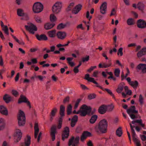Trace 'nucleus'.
Segmentation results:
<instances>
[{"label": "nucleus", "mask_w": 146, "mask_h": 146, "mask_svg": "<svg viewBox=\"0 0 146 146\" xmlns=\"http://www.w3.org/2000/svg\"><path fill=\"white\" fill-rule=\"evenodd\" d=\"M139 102L141 106H142L143 103V98L141 95H140L139 96Z\"/></svg>", "instance_id": "de8ad7c7"}, {"label": "nucleus", "mask_w": 146, "mask_h": 146, "mask_svg": "<svg viewBox=\"0 0 146 146\" xmlns=\"http://www.w3.org/2000/svg\"><path fill=\"white\" fill-rule=\"evenodd\" d=\"M54 23L50 24L49 23H47L44 25V28L46 30H48L53 28L55 25Z\"/></svg>", "instance_id": "a878e982"}, {"label": "nucleus", "mask_w": 146, "mask_h": 146, "mask_svg": "<svg viewBox=\"0 0 146 146\" xmlns=\"http://www.w3.org/2000/svg\"><path fill=\"white\" fill-rule=\"evenodd\" d=\"M27 139H25L24 142L21 143L20 144V146H29L31 144V139L30 136L27 135Z\"/></svg>", "instance_id": "9b49d317"}, {"label": "nucleus", "mask_w": 146, "mask_h": 146, "mask_svg": "<svg viewBox=\"0 0 146 146\" xmlns=\"http://www.w3.org/2000/svg\"><path fill=\"white\" fill-rule=\"evenodd\" d=\"M72 106L71 104H69L67 107L66 111L68 115H70L72 113Z\"/></svg>", "instance_id": "473e14b6"}, {"label": "nucleus", "mask_w": 146, "mask_h": 146, "mask_svg": "<svg viewBox=\"0 0 146 146\" xmlns=\"http://www.w3.org/2000/svg\"><path fill=\"white\" fill-rule=\"evenodd\" d=\"M87 137H86V135L84 134V133L83 132L80 137L81 141H83L84 140L86 139Z\"/></svg>", "instance_id": "603ef678"}, {"label": "nucleus", "mask_w": 146, "mask_h": 146, "mask_svg": "<svg viewBox=\"0 0 146 146\" xmlns=\"http://www.w3.org/2000/svg\"><path fill=\"white\" fill-rule=\"evenodd\" d=\"M120 73V70L119 68H116L115 69L114 74L116 76L118 77L119 76Z\"/></svg>", "instance_id": "c03bdc74"}, {"label": "nucleus", "mask_w": 146, "mask_h": 146, "mask_svg": "<svg viewBox=\"0 0 146 146\" xmlns=\"http://www.w3.org/2000/svg\"><path fill=\"white\" fill-rule=\"evenodd\" d=\"M111 60H109V63L108 64H105V63H104L103 64V68H106L108 67H110L111 65Z\"/></svg>", "instance_id": "864d4df0"}, {"label": "nucleus", "mask_w": 146, "mask_h": 146, "mask_svg": "<svg viewBox=\"0 0 146 146\" xmlns=\"http://www.w3.org/2000/svg\"><path fill=\"white\" fill-rule=\"evenodd\" d=\"M137 69H141L143 73H146V64H140L137 65Z\"/></svg>", "instance_id": "5701e85b"}, {"label": "nucleus", "mask_w": 146, "mask_h": 146, "mask_svg": "<svg viewBox=\"0 0 146 146\" xmlns=\"http://www.w3.org/2000/svg\"><path fill=\"white\" fill-rule=\"evenodd\" d=\"M123 48L122 47L120 48L118 50V51L117 53V54L118 55H119V54H120V56H122L123 53Z\"/></svg>", "instance_id": "4d7b16f0"}, {"label": "nucleus", "mask_w": 146, "mask_h": 146, "mask_svg": "<svg viewBox=\"0 0 146 146\" xmlns=\"http://www.w3.org/2000/svg\"><path fill=\"white\" fill-rule=\"evenodd\" d=\"M96 96V95L94 93L89 94L88 96V98L90 100L95 98Z\"/></svg>", "instance_id": "a18cd8bd"}, {"label": "nucleus", "mask_w": 146, "mask_h": 146, "mask_svg": "<svg viewBox=\"0 0 146 146\" xmlns=\"http://www.w3.org/2000/svg\"><path fill=\"white\" fill-rule=\"evenodd\" d=\"M140 116L137 114V119H137V124L144 128L145 125L142 123V120L140 119Z\"/></svg>", "instance_id": "c85d7f7f"}, {"label": "nucleus", "mask_w": 146, "mask_h": 146, "mask_svg": "<svg viewBox=\"0 0 146 146\" xmlns=\"http://www.w3.org/2000/svg\"><path fill=\"white\" fill-rule=\"evenodd\" d=\"M20 76V73L19 72H18L15 78V82L17 81L19 79V77Z\"/></svg>", "instance_id": "0e129e2a"}, {"label": "nucleus", "mask_w": 146, "mask_h": 146, "mask_svg": "<svg viewBox=\"0 0 146 146\" xmlns=\"http://www.w3.org/2000/svg\"><path fill=\"white\" fill-rule=\"evenodd\" d=\"M43 9V5L39 2H36L34 3L33 7V10L35 13H38L41 12Z\"/></svg>", "instance_id": "20e7f679"}, {"label": "nucleus", "mask_w": 146, "mask_h": 146, "mask_svg": "<svg viewBox=\"0 0 146 146\" xmlns=\"http://www.w3.org/2000/svg\"><path fill=\"white\" fill-rule=\"evenodd\" d=\"M56 30H54L48 32L49 36L51 38L54 37L56 36Z\"/></svg>", "instance_id": "c756f323"}, {"label": "nucleus", "mask_w": 146, "mask_h": 146, "mask_svg": "<svg viewBox=\"0 0 146 146\" xmlns=\"http://www.w3.org/2000/svg\"><path fill=\"white\" fill-rule=\"evenodd\" d=\"M116 11L115 10L114 8H113L111 12V14L110 15V16H111L112 15H114L116 13Z\"/></svg>", "instance_id": "052dcab7"}, {"label": "nucleus", "mask_w": 146, "mask_h": 146, "mask_svg": "<svg viewBox=\"0 0 146 146\" xmlns=\"http://www.w3.org/2000/svg\"><path fill=\"white\" fill-rule=\"evenodd\" d=\"M127 23L129 25H133L135 23L134 19L131 18H129L127 19Z\"/></svg>", "instance_id": "4c0bfd02"}, {"label": "nucleus", "mask_w": 146, "mask_h": 146, "mask_svg": "<svg viewBox=\"0 0 146 146\" xmlns=\"http://www.w3.org/2000/svg\"><path fill=\"white\" fill-rule=\"evenodd\" d=\"M35 36L38 40H48L47 37L45 34H42L40 35L37 34Z\"/></svg>", "instance_id": "f3484780"}, {"label": "nucleus", "mask_w": 146, "mask_h": 146, "mask_svg": "<svg viewBox=\"0 0 146 146\" xmlns=\"http://www.w3.org/2000/svg\"><path fill=\"white\" fill-rule=\"evenodd\" d=\"M129 84L134 89H135L137 87V81L135 80L134 82L132 81Z\"/></svg>", "instance_id": "a19ab883"}, {"label": "nucleus", "mask_w": 146, "mask_h": 146, "mask_svg": "<svg viewBox=\"0 0 146 146\" xmlns=\"http://www.w3.org/2000/svg\"><path fill=\"white\" fill-rule=\"evenodd\" d=\"M83 132L84 133V134H85L87 137H92V134L91 133H90V132H89L87 131H84Z\"/></svg>", "instance_id": "6e6d98bb"}, {"label": "nucleus", "mask_w": 146, "mask_h": 146, "mask_svg": "<svg viewBox=\"0 0 146 146\" xmlns=\"http://www.w3.org/2000/svg\"><path fill=\"white\" fill-rule=\"evenodd\" d=\"M57 19L56 17L54 14H51L50 15V20L52 22L55 21Z\"/></svg>", "instance_id": "79ce46f5"}, {"label": "nucleus", "mask_w": 146, "mask_h": 146, "mask_svg": "<svg viewBox=\"0 0 146 146\" xmlns=\"http://www.w3.org/2000/svg\"><path fill=\"white\" fill-rule=\"evenodd\" d=\"M98 118V116L96 115H92L91 119L90 120V122L91 123L93 124L96 121Z\"/></svg>", "instance_id": "cd10ccee"}, {"label": "nucleus", "mask_w": 146, "mask_h": 146, "mask_svg": "<svg viewBox=\"0 0 146 146\" xmlns=\"http://www.w3.org/2000/svg\"><path fill=\"white\" fill-rule=\"evenodd\" d=\"M96 66H91L89 69L87 70V72H88L90 73L94 69L96 68Z\"/></svg>", "instance_id": "680f3d73"}, {"label": "nucleus", "mask_w": 146, "mask_h": 146, "mask_svg": "<svg viewBox=\"0 0 146 146\" xmlns=\"http://www.w3.org/2000/svg\"><path fill=\"white\" fill-rule=\"evenodd\" d=\"M5 125L4 119L3 118H0V131L4 128Z\"/></svg>", "instance_id": "bb28decb"}, {"label": "nucleus", "mask_w": 146, "mask_h": 146, "mask_svg": "<svg viewBox=\"0 0 146 146\" xmlns=\"http://www.w3.org/2000/svg\"><path fill=\"white\" fill-rule=\"evenodd\" d=\"M81 131V128L80 127H78L76 130V132L77 133H80Z\"/></svg>", "instance_id": "69168bd1"}, {"label": "nucleus", "mask_w": 146, "mask_h": 146, "mask_svg": "<svg viewBox=\"0 0 146 146\" xmlns=\"http://www.w3.org/2000/svg\"><path fill=\"white\" fill-rule=\"evenodd\" d=\"M24 11L21 9H18L17 10V14L19 16H23V15Z\"/></svg>", "instance_id": "e433bc0d"}, {"label": "nucleus", "mask_w": 146, "mask_h": 146, "mask_svg": "<svg viewBox=\"0 0 146 146\" xmlns=\"http://www.w3.org/2000/svg\"><path fill=\"white\" fill-rule=\"evenodd\" d=\"M11 97L7 94H5L3 98V100L6 103H8L11 102Z\"/></svg>", "instance_id": "4be33fe9"}, {"label": "nucleus", "mask_w": 146, "mask_h": 146, "mask_svg": "<svg viewBox=\"0 0 146 146\" xmlns=\"http://www.w3.org/2000/svg\"><path fill=\"white\" fill-rule=\"evenodd\" d=\"M96 86L99 88L103 90H105L108 93L110 94L111 96H112L114 99H115V97L114 95L112 93V92L110 90L107 88H105L104 89L101 86L99 85H97Z\"/></svg>", "instance_id": "412c9836"}, {"label": "nucleus", "mask_w": 146, "mask_h": 146, "mask_svg": "<svg viewBox=\"0 0 146 146\" xmlns=\"http://www.w3.org/2000/svg\"><path fill=\"white\" fill-rule=\"evenodd\" d=\"M63 24L61 23L59 24L57 26V29H58L61 30L62 29L64 28V27L63 26Z\"/></svg>", "instance_id": "5fc2aeb1"}, {"label": "nucleus", "mask_w": 146, "mask_h": 146, "mask_svg": "<svg viewBox=\"0 0 146 146\" xmlns=\"http://www.w3.org/2000/svg\"><path fill=\"white\" fill-rule=\"evenodd\" d=\"M82 7V5L81 4L76 5L73 8L72 11V13L75 14H77L81 9Z\"/></svg>", "instance_id": "2eb2a0df"}, {"label": "nucleus", "mask_w": 146, "mask_h": 146, "mask_svg": "<svg viewBox=\"0 0 146 146\" xmlns=\"http://www.w3.org/2000/svg\"><path fill=\"white\" fill-rule=\"evenodd\" d=\"M91 110L92 108L91 106H88L86 104H83L80 108V113H81L80 115L81 116H85L87 115H90Z\"/></svg>", "instance_id": "f03ea898"}, {"label": "nucleus", "mask_w": 146, "mask_h": 146, "mask_svg": "<svg viewBox=\"0 0 146 146\" xmlns=\"http://www.w3.org/2000/svg\"><path fill=\"white\" fill-rule=\"evenodd\" d=\"M88 81L92 82L94 84H98V83L94 80V78L92 77H90Z\"/></svg>", "instance_id": "3c124183"}, {"label": "nucleus", "mask_w": 146, "mask_h": 146, "mask_svg": "<svg viewBox=\"0 0 146 146\" xmlns=\"http://www.w3.org/2000/svg\"><path fill=\"white\" fill-rule=\"evenodd\" d=\"M141 139L143 141H146L145 142V146H146V136L144 135H142L141 136Z\"/></svg>", "instance_id": "e2e57ef3"}, {"label": "nucleus", "mask_w": 146, "mask_h": 146, "mask_svg": "<svg viewBox=\"0 0 146 146\" xmlns=\"http://www.w3.org/2000/svg\"><path fill=\"white\" fill-rule=\"evenodd\" d=\"M129 124L131 129V133H135L134 128L137 131V125L136 124H134L132 125L131 123H130Z\"/></svg>", "instance_id": "f704fd0d"}, {"label": "nucleus", "mask_w": 146, "mask_h": 146, "mask_svg": "<svg viewBox=\"0 0 146 146\" xmlns=\"http://www.w3.org/2000/svg\"><path fill=\"white\" fill-rule=\"evenodd\" d=\"M69 100L70 97L68 96H67L64 99L63 101V103L65 104L66 102H69Z\"/></svg>", "instance_id": "13d9d810"}, {"label": "nucleus", "mask_w": 146, "mask_h": 146, "mask_svg": "<svg viewBox=\"0 0 146 146\" xmlns=\"http://www.w3.org/2000/svg\"><path fill=\"white\" fill-rule=\"evenodd\" d=\"M74 139V137L72 136L71 138L69 139L68 142V146H70L72 145V146H78L80 139L79 137L77 136Z\"/></svg>", "instance_id": "39448f33"}, {"label": "nucleus", "mask_w": 146, "mask_h": 146, "mask_svg": "<svg viewBox=\"0 0 146 146\" xmlns=\"http://www.w3.org/2000/svg\"><path fill=\"white\" fill-rule=\"evenodd\" d=\"M12 94L15 97H17L19 95V92L16 90H13L12 91Z\"/></svg>", "instance_id": "49530a36"}, {"label": "nucleus", "mask_w": 146, "mask_h": 146, "mask_svg": "<svg viewBox=\"0 0 146 146\" xmlns=\"http://www.w3.org/2000/svg\"><path fill=\"white\" fill-rule=\"evenodd\" d=\"M0 112L2 114L6 115L8 114V111L7 108L3 105H0Z\"/></svg>", "instance_id": "aec40b11"}, {"label": "nucleus", "mask_w": 146, "mask_h": 146, "mask_svg": "<svg viewBox=\"0 0 146 146\" xmlns=\"http://www.w3.org/2000/svg\"><path fill=\"white\" fill-rule=\"evenodd\" d=\"M146 54V47H144L137 52V57H139Z\"/></svg>", "instance_id": "b1692460"}, {"label": "nucleus", "mask_w": 146, "mask_h": 146, "mask_svg": "<svg viewBox=\"0 0 146 146\" xmlns=\"http://www.w3.org/2000/svg\"><path fill=\"white\" fill-rule=\"evenodd\" d=\"M23 102L26 103L27 104V106H29V108H31V103L28 100V99L25 96L21 94L20 95V98L18 99V103L20 104Z\"/></svg>", "instance_id": "423d86ee"}, {"label": "nucleus", "mask_w": 146, "mask_h": 146, "mask_svg": "<svg viewBox=\"0 0 146 146\" xmlns=\"http://www.w3.org/2000/svg\"><path fill=\"white\" fill-rule=\"evenodd\" d=\"M78 121V116L76 115H75L73 116L71 121H73L74 122V123H76Z\"/></svg>", "instance_id": "09e8293b"}, {"label": "nucleus", "mask_w": 146, "mask_h": 146, "mask_svg": "<svg viewBox=\"0 0 146 146\" xmlns=\"http://www.w3.org/2000/svg\"><path fill=\"white\" fill-rule=\"evenodd\" d=\"M108 122L105 119L100 121L98 125L95 127L96 131L98 133L100 132L106 133L107 132Z\"/></svg>", "instance_id": "f257e3e1"}, {"label": "nucleus", "mask_w": 146, "mask_h": 146, "mask_svg": "<svg viewBox=\"0 0 146 146\" xmlns=\"http://www.w3.org/2000/svg\"><path fill=\"white\" fill-rule=\"evenodd\" d=\"M114 108V106L112 105V104H111V105H108V106L106 105V109L107 111H111Z\"/></svg>", "instance_id": "58836bf2"}, {"label": "nucleus", "mask_w": 146, "mask_h": 146, "mask_svg": "<svg viewBox=\"0 0 146 146\" xmlns=\"http://www.w3.org/2000/svg\"><path fill=\"white\" fill-rule=\"evenodd\" d=\"M62 117L63 116H60L58 119V124L57 126V128L58 129H60L62 127V122L63 121V119H62Z\"/></svg>", "instance_id": "2f4dec72"}, {"label": "nucleus", "mask_w": 146, "mask_h": 146, "mask_svg": "<svg viewBox=\"0 0 146 146\" xmlns=\"http://www.w3.org/2000/svg\"><path fill=\"white\" fill-rule=\"evenodd\" d=\"M61 7V3L59 2H56L52 7L53 13L55 14L58 13L60 11Z\"/></svg>", "instance_id": "6e6552de"}, {"label": "nucleus", "mask_w": 146, "mask_h": 146, "mask_svg": "<svg viewBox=\"0 0 146 146\" xmlns=\"http://www.w3.org/2000/svg\"><path fill=\"white\" fill-rule=\"evenodd\" d=\"M144 5L141 2H139L137 4V9L142 11L144 9Z\"/></svg>", "instance_id": "72a5a7b5"}, {"label": "nucleus", "mask_w": 146, "mask_h": 146, "mask_svg": "<svg viewBox=\"0 0 146 146\" xmlns=\"http://www.w3.org/2000/svg\"><path fill=\"white\" fill-rule=\"evenodd\" d=\"M18 124L19 126H24L26 122V117L24 112L21 110H20L17 116Z\"/></svg>", "instance_id": "7ed1b4c3"}, {"label": "nucleus", "mask_w": 146, "mask_h": 146, "mask_svg": "<svg viewBox=\"0 0 146 146\" xmlns=\"http://www.w3.org/2000/svg\"><path fill=\"white\" fill-rule=\"evenodd\" d=\"M70 130L68 127L66 126L64 128V130L62 134V139L64 141L65 138H68L69 135Z\"/></svg>", "instance_id": "1a4fd4ad"}, {"label": "nucleus", "mask_w": 146, "mask_h": 146, "mask_svg": "<svg viewBox=\"0 0 146 146\" xmlns=\"http://www.w3.org/2000/svg\"><path fill=\"white\" fill-rule=\"evenodd\" d=\"M13 135L14 142L17 143L21 140L22 137V133L21 130L18 129H17V131L14 133Z\"/></svg>", "instance_id": "0eeeda50"}, {"label": "nucleus", "mask_w": 146, "mask_h": 146, "mask_svg": "<svg viewBox=\"0 0 146 146\" xmlns=\"http://www.w3.org/2000/svg\"><path fill=\"white\" fill-rule=\"evenodd\" d=\"M146 26V22L143 20L139 19L137 20V27L143 28Z\"/></svg>", "instance_id": "4468645a"}, {"label": "nucleus", "mask_w": 146, "mask_h": 146, "mask_svg": "<svg viewBox=\"0 0 146 146\" xmlns=\"http://www.w3.org/2000/svg\"><path fill=\"white\" fill-rule=\"evenodd\" d=\"M50 135L51 137L52 141H54L55 139V133H56V127L53 125L51 128Z\"/></svg>", "instance_id": "f8f14e48"}, {"label": "nucleus", "mask_w": 146, "mask_h": 146, "mask_svg": "<svg viewBox=\"0 0 146 146\" xmlns=\"http://www.w3.org/2000/svg\"><path fill=\"white\" fill-rule=\"evenodd\" d=\"M89 58L90 56L89 55H86L85 57H83L82 58V61L83 62H87L89 60Z\"/></svg>", "instance_id": "8fccbe9b"}, {"label": "nucleus", "mask_w": 146, "mask_h": 146, "mask_svg": "<svg viewBox=\"0 0 146 146\" xmlns=\"http://www.w3.org/2000/svg\"><path fill=\"white\" fill-rule=\"evenodd\" d=\"M25 27L27 31H29L33 34H34L35 33L33 31H36L37 30V28L36 26L32 23H31V25L29 26L28 25H25Z\"/></svg>", "instance_id": "9d476101"}, {"label": "nucleus", "mask_w": 146, "mask_h": 146, "mask_svg": "<svg viewBox=\"0 0 146 146\" xmlns=\"http://www.w3.org/2000/svg\"><path fill=\"white\" fill-rule=\"evenodd\" d=\"M23 17V20H27L29 19V17L27 14V13H24Z\"/></svg>", "instance_id": "bf43d9fd"}, {"label": "nucleus", "mask_w": 146, "mask_h": 146, "mask_svg": "<svg viewBox=\"0 0 146 146\" xmlns=\"http://www.w3.org/2000/svg\"><path fill=\"white\" fill-rule=\"evenodd\" d=\"M34 129L35 130L34 137L35 139L37 137V135L39 131L38 124L37 123H35Z\"/></svg>", "instance_id": "393cba45"}, {"label": "nucleus", "mask_w": 146, "mask_h": 146, "mask_svg": "<svg viewBox=\"0 0 146 146\" xmlns=\"http://www.w3.org/2000/svg\"><path fill=\"white\" fill-rule=\"evenodd\" d=\"M106 105L103 104L99 108L98 112L100 114H104L107 111Z\"/></svg>", "instance_id": "dca6fc26"}, {"label": "nucleus", "mask_w": 146, "mask_h": 146, "mask_svg": "<svg viewBox=\"0 0 146 146\" xmlns=\"http://www.w3.org/2000/svg\"><path fill=\"white\" fill-rule=\"evenodd\" d=\"M56 36L58 38L63 39L66 36V33L64 32L59 31L57 32Z\"/></svg>", "instance_id": "6ab92c4d"}, {"label": "nucleus", "mask_w": 146, "mask_h": 146, "mask_svg": "<svg viewBox=\"0 0 146 146\" xmlns=\"http://www.w3.org/2000/svg\"><path fill=\"white\" fill-rule=\"evenodd\" d=\"M121 84H119L118 88L116 90V92L118 93H120L123 90V87L122 86H121Z\"/></svg>", "instance_id": "37998d69"}, {"label": "nucleus", "mask_w": 146, "mask_h": 146, "mask_svg": "<svg viewBox=\"0 0 146 146\" xmlns=\"http://www.w3.org/2000/svg\"><path fill=\"white\" fill-rule=\"evenodd\" d=\"M122 133L123 132L122 130V128L120 127L116 131V135L119 137H120L121 136Z\"/></svg>", "instance_id": "7c9ffc66"}, {"label": "nucleus", "mask_w": 146, "mask_h": 146, "mask_svg": "<svg viewBox=\"0 0 146 146\" xmlns=\"http://www.w3.org/2000/svg\"><path fill=\"white\" fill-rule=\"evenodd\" d=\"M136 107L134 106H131L130 108L127 109V112L128 114H130L131 113H137V110H135Z\"/></svg>", "instance_id": "a211bd4d"}, {"label": "nucleus", "mask_w": 146, "mask_h": 146, "mask_svg": "<svg viewBox=\"0 0 146 146\" xmlns=\"http://www.w3.org/2000/svg\"><path fill=\"white\" fill-rule=\"evenodd\" d=\"M107 8V3L106 2L103 3L101 5L100 8L101 13L103 14L106 13V9Z\"/></svg>", "instance_id": "ddd939ff"}, {"label": "nucleus", "mask_w": 146, "mask_h": 146, "mask_svg": "<svg viewBox=\"0 0 146 146\" xmlns=\"http://www.w3.org/2000/svg\"><path fill=\"white\" fill-rule=\"evenodd\" d=\"M98 73V71L97 70H96L94 71L93 74V76L94 77H98L97 76V74Z\"/></svg>", "instance_id": "338daca9"}, {"label": "nucleus", "mask_w": 146, "mask_h": 146, "mask_svg": "<svg viewBox=\"0 0 146 146\" xmlns=\"http://www.w3.org/2000/svg\"><path fill=\"white\" fill-rule=\"evenodd\" d=\"M73 71L74 73L76 74L78 73L79 72V70L78 67L76 66L75 67Z\"/></svg>", "instance_id": "774afa93"}, {"label": "nucleus", "mask_w": 146, "mask_h": 146, "mask_svg": "<svg viewBox=\"0 0 146 146\" xmlns=\"http://www.w3.org/2000/svg\"><path fill=\"white\" fill-rule=\"evenodd\" d=\"M131 133L132 141L135 143L136 146H137V138L135 137L136 133Z\"/></svg>", "instance_id": "c9c22d12"}, {"label": "nucleus", "mask_w": 146, "mask_h": 146, "mask_svg": "<svg viewBox=\"0 0 146 146\" xmlns=\"http://www.w3.org/2000/svg\"><path fill=\"white\" fill-rule=\"evenodd\" d=\"M57 111V109L56 108H53L52 110L51 113H50V116L54 117Z\"/></svg>", "instance_id": "ea45409f"}]
</instances>
